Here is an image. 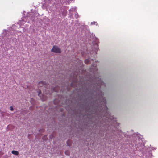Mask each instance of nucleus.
I'll return each instance as SVG.
<instances>
[{
	"label": "nucleus",
	"mask_w": 158,
	"mask_h": 158,
	"mask_svg": "<svg viewBox=\"0 0 158 158\" xmlns=\"http://www.w3.org/2000/svg\"><path fill=\"white\" fill-rule=\"evenodd\" d=\"M43 140H46L47 139V136L46 135L44 136L42 138Z\"/></svg>",
	"instance_id": "nucleus-12"
},
{
	"label": "nucleus",
	"mask_w": 158,
	"mask_h": 158,
	"mask_svg": "<svg viewBox=\"0 0 158 158\" xmlns=\"http://www.w3.org/2000/svg\"><path fill=\"white\" fill-rule=\"evenodd\" d=\"M32 101H31V103L32 104H33L32 102Z\"/></svg>",
	"instance_id": "nucleus-20"
},
{
	"label": "nucleus",
	"mask_w": 158,
	"mask_h": 158,
	"mask_svg": "<svg viewBox=\"0 0 158 158\" xmlns=\"http://www.w3.org/2000/svg\"><path fill=\"white\" fill-rule=\"evenodd\" d=\"M12 154L15 155H18L19 154V152L17 151L13 150L11 152Z\"/></svg>",
	"instance_id": "nucleus-7"
},
{
	"label": "nucleus",
	"mask_w": 158,
	"mask_h": 158,
	"mask_svg": "<svg viewBox=\"0 0 158 158\" xmlns=\"http://www.w3.org/2000/svg\"><path fill=\"white\" fill-rule=\"evenodd\" d=\"M72 143V141L70 140H69L67 142V144L69 146H70L71 145Z\"/></svg>",
	"instance_id": "nucleus-6"
},
{
	"label": "nucleus",
	"mask_w": 158,
	"mask_h": 158,
	"mask_svg": "<svg viewBox=\"0 0 158 158\" xmlns=\"http://www.w3.org/2000/svg\"><path fill=\"white\" fill-rule=\"evenodd\" d=\"M76 77H77V75H76Z\"/></svg>",
	"instance_id": "nucleus-21"
},
{
	"label": "nucleus",
	"mask_w": 158,
	"mask_h": 158,
	"mask_svg": "<svg viewBox=\"0 0 158 158\" xmlns=\"http://www.w3.org/2000/svg\"><path fill=\"white\" fill-rule=\"evenodd\" d=\"M10 110L11 111H13L14 110L12 106H10Z\"/></svg>",
	"instance_id": "nucleus-16"
},
{
	"label": "nucleus",
	"mask_w": 158,
	"mask_h": 158,
	"mask_svg": "<svg viewBox=\"0 0 158 158\" xmlns=\"http://www.w3.org/2000/svg\"><path fill=\"white\" fill-rule=\"evenodd\" d=\"M103 102H104V104H105V106L106 105V100L104 99V98H103Z\"/></svg>",
	"instance_id": "nucleus-15"
},
{
	"label": "nucleus",
	"mask_w": 158,
	"mask_h": 158,
	"mask_svg": "<svg viewBox=\"0 0 158 158\" xmlns=\"http://www.w3.org/2000/svg\"><path fill=\"white\" fill-rule=\"evenodd\" d=\"M65 154L66 155H69L70 154V152L69 151V150H67V151H66L65 152Z\"/></svg>",
	"instance_id": "nucleus-9"
},
{
	"label": "nucleus",
	"mask_w": 158,
	"mask_h": 158,
	"mask_svg": "<svg viewBox=\"0 0 158 158\" xmlns=\"http://www.w3.org/2000/svg\"><path fill=\"white\" fill-rule=\"evenodd\" d=\"M44 85L45 87L47 88L46 87V85L44 84V83L43 82V81H40L39 82L38 84V87H42Z\"/></svg>",
	"instance_id": "nucleus-3"
},
{
	"label": "nucleus",
	"mask_w": 158,
	"mask_h": 158,
	"mask_svg": "<svg viewBox=\"0 0 158 158\" xmlns=\"http://www.w3.org/2000/svg\"><path fill=\"white\" fill-rule=\"evenodd\" d=\"M85 63L86 64H88L89 63V60L88 59H86L85 60Z\"/></svg>",
	"instance_id": "nucleus-11"
},
{
	"label": "nucleus",
	"mask_w": 158,
	"mask_h": 158,
	"mask_svg": "<svg viewBox=\"0 0 158 158\" xmlns=\"http://www.w3.org/2000/svg\"><path fill=\"white\" fill-rule=\"evenodd\" d=\"M26 89H29V86H27V88H26Z\"/></svg>",
	"instance_id": "nucleus-18"
},
{
	"label": "nucleus",
	"mask_w": 158,
	"mask_h": 158,
	"mask_svg": "<svg viewBox=\"0 0 158 158\" xmlns=\"http://www.w3.org/2000/svg\"><path fill=\"white\" fill-rule=\"evenodd\" d=\"M41 91L40 90L38 93V96L40 97L42 101H45L47 98L46 96L44 95H42V97H41Z\"/></svg>",
	"instance_id": "nucleus-2"
},
{
	"label": "nucleus",
	"mask_w": 158,
	"mask_h": 158,
	"mask_svg": "<svg viewBox=\"0 0 158 158\" xmlns=\"http://www.w3.org/2000/svg\"><path fill=\"white\" fill-rule=\"evenodd\" d=\"M97 84L98 86L101 87L102 85H104V83L101 80H99V82L97 83Z\"/></svg>",
	"instance_id": "nucleus-5"
},
{
	"label": "nucleus",
	"mask_w": 158,
	"mask_h": 158,
	"mask_svg": "<svg viewBox=\"0 0 158 158\" xmlns=\"http://www.w3.org/2000/svg\"><path fill=\"white\" fill-rule=\"evenodd\" d=\"M74 10V9L72 8L70 9L69 10V14H70L71 15H73V13Z\"/></svg>",
	"instance_id": "nucleus-8"
},
{
	"label": "nucleus",
	"mask_w": 158,
	"mask_h": 158,
	"mask_svg": "<svg viewBox=\"0 0 158 158\" xmlns=\"http://www.w3.org/2000/svg\"><path fill=\"white\" fill-rule=\"evenodd\" d=\"M73 82H72L71 84V86H73V85H72V84H73ZM73 87H74V86H73Z\"/></svg>",
	"instance_id": "nucleus-19"
},
{
	"label": "nucleus",
	"mask_w": 158,
	"mask_h": 158,
	"mask_svg": "<svg viewBox=\"0 0 158 158\" xmlns=\"http://www.w3.org/2000/svg\"><path fill=\"white\" fill-rule=\"evenodd\" d=\"M44 131V129H40L39 131L40 132H41V131H42V132H43Z\"/></svg>",
	"instance_id": "nucleus-14"
},
{
	"label": "nucleus",
	"mask_w": 158,
	"mask_h": 158,
	"mask_svg": "<svg viewBox=\"0 0 158 158\" xmlns=\"http://www.w3.org/2000/svg\"><path fill=\"white\" fill-rule=\"evenodd\" d=\"M57 100L56 99L54 100V103L55 104H56V102Z\"/></svg>",
	"instance_id": "nucleus-17"
},
{
	"label": "nucleus",
	"mask_w": 158,
	"mask_h": 158,
	"mask_svg": "<svg viewBox=\"0 0 158 158\" xmlns=\"http://www.w3.org/2000/svg\"><path fill=\"white\" fill-rule=\"evenodd\" d=\"M51 51L52 52L57 53H60L61 52V49L56 46H54Z\"/></svg>",
	"instance_id": "nucleus-1"
},
{
	"label": "nucleus",
	"mask_w": 158,
	"mask_h": 158,
	"mask_svg": "<svg viewBox=\"0 0 158 158\" xmlns=\"http://www.w3.org/2000/svg\"><path fill=\"white\" fill-rule=\"evenodd\" d=\"M79 16L78 15V14L77 13H76L75 14V17L76 18H78Z\"/></svg>",
	"instance_id": "nucleus-13"
},
{
	"label": "nucleus",
	"mask_w": 158,
	"mask_h": 158,
	"mask_svg": "<svg viewBox=\"0 0 158 158\" xmlns=\"http://www.w3.org/2000/svg\"><path fill=\"white\" fill-rule=\"evenodd\" d=\"M60 89V88L59 86H56L53 89V91L56 92H58Z\"/></svg>",
	"instance_id": "nucleus-4"
},
{
	"label": "nucleus",
	"mask_w": 158,
	"mask_h": 158,
	"mask_svg": "<svg viewBox=\"0 0 158 158\" xmlns=\"http://www.w3.org/2000/svg\"><path fill=\"white\" fill-rule=\"evenodd\" d=\"M91 24L92 25H97V22H92L91 23Z\"/></svg>",
	"instance_id": "nucleus-10"
}]
</instances>
